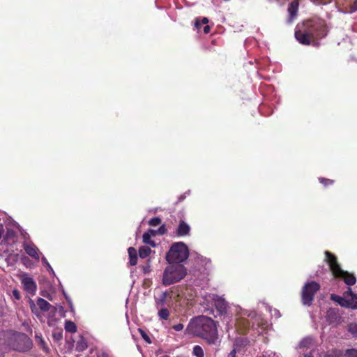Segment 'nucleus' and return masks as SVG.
<instances>
[{"mask_svg":"<svg viewBox=\"0 0 357 357\" xmlns=\"http://www.w3.org/2000/svg\"><path fill=\"white\" fill-rule=\"evenodd\" d=\"M328 31L325 20L314 15L296 25L294 36L299 43L310 45H314L318 40L325 38Z\"/></svg>","mask_w":357,"mask_h":357,"instance_id":"obj_1","label":"nucleus"},{"mask_svg":"<svg viewBox=\"0 0 357 357\" xmlns=\"http://www.w3.org/2000/svg\"><path fill=\"white\" fill-rule=\"evenodd\" d=\"M186 331L205 339L209 344H215L218 339L217 329L213 320L205 316H199L190 320Z\"/></svg>","mask_w":357,"mask_h":357,"instance_id":"obj_2","label":"nucleus"},{"mask_svg":"<svg viewBox=\"0 0 357 357\" xmlns=\"http://www.w3.org/2000/svg\"><path fill=\"white\" fill-rule=\"evenodd\" d=\"M0 335V357L8 349L25 351L31 347V340L24 333L5 332Z\"/></svg>","mask_w":357,"mask_h":357,"instance_id":"obj_3","label":"nucleus"},{"mask_svg":"<svg viewBox=\"0 0 357 357\" xmlns=\"http://www.w3.org/2000/svg\"><path fill=\"white\" fill-rule=\"evenodd\" d=\"M186 268L182 264H169L162 274V283L169 286L181 280L186 275Z\"/></svg>","mask_w":357,"mask_h":357,"instance_id":"obj_4","label":"nucleus"},{"mask_svg":"<svg viewBox=\"0 0 357 357\" xmlns=\"http://www.w3.org/2000/svg\"><path fill=\"white\" fill-rule=\"evenodd\" d=\"M326 261L328 264L331 271L335 277L342 278L348 285H354L356 279L353 274L343 271L337 263L336 257L328 251L325 252Z\"/></svg>","mask_w":357,"mask_h":357,"instance_id":"obj_5","label":"nucleus"},{"mask_svg":"<svg viewBox=\"0 0 357 357\" xmlns=\"http://www.w3.org/2000/svg\"><path fill=\"white\" fill-rule=\"evenodd\" d=\"M189 256L187 245L183 242L174 243L167 253L166 259L169 264H181Z\"/></svg>","mask_w":357,"mask_h":357,"instance_id":"obj_6","label":"nucleus"},{"mask_svg":"<svg viewBox=\"0 0 357 357\" xmlns=\"http://www.w3.org/2000/svg\"><path fill=\"white\" fill-rule=\"evenodd\" d=\"M155 301L156 307H171L173 303L180 306L183 305L180 294L172 289L162 292Z\"/></svg>","mask_w":357,"mask_h":357,"instance_id":"obj_7","label":"nucleus"},{"mask_svg":"<svg viewBox=\"0 0 357 357\" xmlns=\"http://www.w3.org/2000/svg\"><path fill=\"white\" fill-rule=\"evenodd\" d=\"M320 289V285L312 281L305 284L302 289V302L305 305H310L314 299V294Z\"/></svg>","mask_w":357,"mask_h":357,"instance_id":"obj_8","label":"nucleus"},{"mask_svg":"<svg viewBox=\"0 0 357 357\" xmlns=\"http://www.w3.org/2000/svg\"><path fill=\"white\" fill-rule=\"evenodd\" d=\"M326 318L331 324H338L341 322L342 319L339 310L337 308L329 309L326 312Z\"/></svg>","mask_w":357,"mask_h":357,"instance_id":"obj_9","label":"nucleus"},{"mask_svg":"<svg viewBox=\"0 0 357 357\" xmlns=\"http://www.w3.org/2000/svg\"><path fill=\"white\" fill-rule=\"evenodd\" d=\"M22 283L24 286V290L30 294H35L37 289V285L33 280L30 277H24L22 278Z\"/></svg>","mask_w":357,"mask_h":357,"instance_id":"obj_10","label":"nucleus"},{"mask_svg":"<svg viewBox=\"0 0 357 357\" xmlns=\"http://www.w3.org/2000/svg\"><path fill=\"white\" fill-rule=\"evenodd\" d=\"M298 10V2L297 1H291L288 6L289 17L287 18V23L291 24L297 16Z\"/></svg>","mask_w":357,"mask_h":357,"instance_id":"obj_11","label":"nucleus"},{"mask_svg":"<svg viewBox=\"0 0 357 357\" xmlns=\"http://www.w3.org/2000/svg\"><path fill=\"white\" fill-rule=\"evenodd\" d=\"M214 301V305L216 309L221 313H225L227 308V303L224 298L218 296H215L213 298Z\"/></svg>","mask_w":357,"mask_h":357,"instance_id":"obj_12","label":"nucleus"},{"mask_svg":"<svg viewBox=\"0 0 357 357\" xmlns=\"http://www.w3.org/2000/svg\"><path fill=\"white\" fill-rule=\"evenodd\" d=\"M23 247L27 255L36 259H39L38 250L35 245L33 243H24Z\"/></svg>","mask_w":357,"mask_h":357,"instance_id":"obj_13","label":"nucleus"},{"mask_svg":"<svg viewBox=\"0 0 357 357\" xmlns=\"http://www.w3.org/2000/svg\"><path fill=\"white\" fill-rule=\"evenodd\" d=\"M190 231V227L185 221L181 220L176 229V234L179 236H188Z\"/></svg>","mask_w":357,"mask_h":357,"instance_id":"obj_14","label":"nucleus"},{"mask_svg":"<svg viewBox=\"0 0 357 357\" xmlns=\"http://www.w3.org/2000/svg\"><path fill=\"white\" fill-rule=\"evenodd\" d=\"M315 345V341L312 337H306L301 341L299 348L307 350L314 348Z\"/></svg>","mask_w":357,"mask_h":357,"instance_id":"obj_15","label":"nucleus"},{"mask_svg":"<svg viewBox=\"0 0 357 357\" xmlns=\"http://www.w3.org/2000/svg\"><path fill=\"white\" fill-rule=\"evenodd\" d=\"M349 296L350 298H348V305L351 306L352 308H357V295L351 291V288H349L348 291L344 293L345 297H348Z\"/></svg>","mask_w":357,"mask_h":357,"instance_id":"obj_16","label":"nucleus"},{"mask_svg":"<svg viewBox=\"0 0 357 357\" xmlns=\"http://www.w3.org/2000/svg\"><path fill=\"white\" fill-rule=\"evenodd\" d=\"M156 234V231L153 229H149L147 232H145L143 234V242L146 244H149L152 247H155V243L151 241V236H155Z\"/></svg>","mask_w":357,"mask_h":357,"instance_id":"obj_17","label":"nucleus"},{"mask_svg":"<svg viewBox=\"0 0 357 357\" xmlns=\"http://www.w3.org/2000/svg\"><path fill=\"white\" fill-rule=\"evenodd\" d=\"M37 305L42 311L44 312L48 311L51 307V305L47 301L42 298H39L37 300Z\"/></svg>","mask_w":357,"mask_h":357,"instance_id":"obj_18","label":"nucleus"},{"mask_svg":"<svg viewBox=\"0 0 357 357\" xmlns=\"http://www.w3.org/2000/svg\"><path fill=\"white\" fill-rule=\"evenodd\" d=\"M249 340L246 337H240L236 339L234 342V348L245 347L249 344Z\"/></svg>","mask_w":357,"mask_h":357,"instance_id":"obj_19","label":"nucleus"},{"mask_svg":"<svg viewBox=\"0 0 357 357\" xmlns=\"http://www.w3.org/2000/svg\"><path fill=\"white\" fill-rule=\"evenodd\" d=\"M158 309V315L160 319L167 320L169 317V311L167 307H157Z\"/></svg>","mask_w":357,"mask_h":357,"instance_id":"obj_20","label":"nucleus"},{"mask_svg":"<svg viewBox=\"0 0 357 357\" xmlns=\"http://www.w3.org/2000/svg\"><path fill=\"white\" fill-rule=\"evenodd\" d=\"M331 299L335 302L338 303L341 306H348V299L344 300L340 296L331 294Z\"/></svg>","mask_w":357,"mask_h":357,"instance_id":"obj_21","label":"nucleus"},{"mask_svg":"<svg viewBox=\"0 0 357 357\" xmlns=\"http://www.w3.org/2000/svg\"><path fill=\"white\" fill-rule=\"evenodd\" d=\"M151 252V250L150 248L142 246L139 250V255L141 258H146L150 255Z\"/></svg>","mask_w":357,"mask_h":357,"instance_id":"obj_22","label":"nucleus"},{"mask_svg":"<svg viewBox=\"0 0 357 357\" xmlns=\"http://www.w3.org/2000/svg\"><path fill=\"white\" fill-rule=\"evenodd\" d=\"M65 329L68 332L75 333L77 331V326L74 322L71 321H67L65 324Z\"/></svg>","mask_w":357,"mask_h":357,"instance_id":"obj_23","label":"nucleus"},{"mask_svg":"<svg viewBox=\"0 0 357 357\" xmlns=\"http://www.w3.org/2000/svg\"><path fill=\"white\" fill-rule=\"evenodd\" d=\"M192 353L197 357H204V356L202 348L199 345L194 347Z\"/></svg>","mask_w":357,"mask_h":357,"instance_id":"obj_24","label":"nucleus"},{"mask_svg":"<svg viewBox=\"0 0 357 357\" xmlns=\"http://www.w3.org/2000/svg\"><path fill=\"white\" fill-rule=\"evenodd\" d=\"M343 354L340 350L335 349L326 355V357H342Z\"/></svg>","mask_w":357,"mask_h":357,"instance_id":"obj_25","label":"nucleus"},{"mask_svg":"<svg viewBox=\"0 0 357 357\" xmlns=\"http://www.w3.org/2000/svg\"><path fill=\"white\" fill-rule=\"evenodd\" d=\"M344 357H357V349H350L345 351Z\"/></svg>","mask_w":357,"mask_h":357,"instance_id":"obj_26","label":"nucleus"},{"mask_svg":"<svg viewBox=\"0 0 357 357\" xmlns=\"http://www.w3.org/2000/svg\"><path fill=\"white\" fill-rule=\"evenodd\" d=\"M87 347V344L85 341L82 338L77 344V349L79 351H83Z\"/></svg>","mask_w":357,"mask_h":357,"instance_id":"obj_27","label":"nucleus"},{"mask_svg":"<svg viewBox=\"0 0 357 357\" xmlns=\"http://www.w3.org/2000/svg\"><path fill=\"white\" fill-rule=\"evenodd\" d=\"M319 181L321 183H322L324 186H327V185H332L334 183V181L333 180H331V179H328V178H322V177H320L319 178Z\"/></svg>","mask_w":357,"mask_h":357,"instance_id":"obj_28","label":"nucleus"},{"mask_svg":"<svg viewBox=\"0 0 357 357\" xmlns=\"http://www.w3.org/2000/svg\"><path fill=\"white\" fill-rule=\"evenodd\" d=\"M160 223H161V220H160V218H158V217H155V218H151V219L149 220V224L151 226H153V227L158 226V225H159Z\"/></svg>","mask_w":357,"mask_h":357,"instance_id":"obj_29","label":"nucleus"},{"mask_svg":"<svg viewBox=\"0 0 357 357\" xmlns=\"http://www.w3.org/2000/svg\"><path fill=\"white\" fill-rule=\"evenodd\" d=\"M349 331L354 335V336L357 337V324H351L349 326Z\"/></svg>","mask_w":357,"mask_h":357,"instance_id":"obj_30","label":"nucleus"},{"mask_svg":"<svg viewBox=\"0 0 357 357\" xmlns=\"http://www.w3.org/2000/svg\"><path fill=\"white\" fill-rule=\"evenodd\" d=\"M261 357H280V356L272 351H265Z\"/></svg>","mask_w":357,"mask_h":357,"instance_id":"obj_31","label":"nucleus"},{"mask_svg":"<svg viewBox=\"0 0 357 357\" xmlns=\"http://www.w3.org/2000/svg\"><path fill=\"white\" fill-rule=\"evenodd\" d=\"M357 11V0H355L349 8L350 13H354Z\"/></svg>","mask_w":357,"mask_h":357,"instance_id":"obj_32","label":"nucleus"},{"mask_svg":"<svg viewBox=\"0 0 357 357\" xmlns=\"http://www.w3.org/2000/svg\"><path fill=\"white\" fill-rule=\"evenodd\" d=\"M128 252L129 254V257H131L133 256H137V251L134 248H132V247L129 248L128 250Z\"/></svg>","mask_w":357,"mask_h":357,"instance_id":"obj_33","label":"nucleus"},{"mask_svg":"<svg viewBox=\"0 0 357 357\" xmlns=\"http://www.w3.org/2000/svg\"><path fill=\"white\" fill-rule=\"evenodd\" d=\"M184 326L182 324H178L173 326V328L176 331H181L183 329Z\"/></svg>","mask_w":357,"mask_h":357,"instance_id":"obj_34","label":"nucleus"},{"mask_svg":"<svg viewBox=\"0 0 357 357\" xmlns=\"http://www.w3.org/2000/svg\"><path fill=\"white\" fill-rule=\"evenodd\" d=\"M137 256H133L130 257V264L131 266H135L137 264Z\"/></svg>","mask_w":357,"mask_h":357,"instance_id":"obj_35","label":"nucleus"},{"mask_svg":"<svg viewBox=\"0 0 357 357\" xmlns=\"http://www.w3.org/2000/svg\"><path fill=\"white\" fill-rule=\"evenodd\" d=\"M141 331V334H142V337L144 338V340L147 342L148 343H150L151 342V340L149 337L148 335H146L144 331H142V330H140Z\"/></svg>","mask_w":357,"mask_h":357,"instance_id":"obj_36","label":"nucleus"},{"mask_svg":"<svg viewBox=\"0 0 357 357\" xmlns=\"http://www.w3.org/2000/svg\"><path fill=\"white\" fill-rule=\"evenodd\" d=\"M202 24L199 18H196L195 22V28L197 29H199L201 28Z\"/></svg>","mask_w":357,"mask_h":357,"instance_id":"obj_37","label":"nucleus"},{"mask_svg":"<svg viewBox=\"0 0 357 357\" xmlns=\"http://www.w3.org/2000/svg\"><path fill=\"white\" fill-rule=\"evenodd\" d=\"M96 357H109V356L107 353L101 351L97 354Z\"/></svg>","mask_w":357,"mask_h":357,"instance_id":"obj_38","label":"nucleus"},{"mask_svg":"<svg viewBox=\"0 0 357 357\" xmlns=\"http://www.w3.org/2000/svg\"><path fill=\"white\" fill-rule=\"evenodd\" d=\"M13 294L16 299L19 300L20 298V295L17 290H16V289L13 290Z\"/></svg>","mask_w":357,"mask_h":357,"instance_id":"obj_39","label":"nucleus"},{"mask_svg":"<svg viewBox=\"0 0 357 357\" xmlns=\"http://www.w3.org/2000/svg\"><path fill=\"white\" fill-rule=\"evenodd\" d=\"M142 269H143V272L144 273H148L151 271L150 266H149V265L146 266H143Z\"/></svg>","mask_w":357,"mask_h":357,"instance_id":"obj_40","label":"nucleus"},{"mask_svg":"<svg viewBox=\"0 0 357 357\" xmlns=\"http://www.w3.org/2000/svg\"><path fill=\"white\" fill-rule=\"evenodd\" d=\"M36 339L38 340V342L43 346L45 344L44 340L42 339L40 336L36 335Z\"/></svg>","mask_w":357,"mask_h":357,"instance_id":"obj_41","label":"nucleus"},{"mask_svg":"<svg viewBox=\"0 0 357 357\" xmlns=\"http://www.w3.org/2000/svg\"><path fill=\"white\" fill-rule=\"evenodd\" d=\"M236 349L234 348L232 349V351L230 352V354H229V357H236Z\"/></svg>","mask_w":357,"mask_h":357,"instance_id":"obj_42","label":"nucleus"},{"mask_svg":"<svg viewBox=\"0 0 357 357\" xmlns=\"http://www.w3.org/2000/svg\"><path fill=\"white\" fill-rule=\"evenodd\" d=\"M211 31V27L209 25H206L204 27V33H208Z\"/></svg>","mask_w":357,"mask_h":357,"instance_id":"obj_43","label":"nucleus"},{"mask_svg":"<svg viewBox=\"0 0 357 357\" xmlns=\"http://www.w3.org/2000/svg\"><path fill=\"white\" fill-rule=\"evenodd\" d=\"M31 310H32L33 312H35V313L36 312L37 308H36L35 304L33 302H31Z\"/></svg>","mask_w":357,"mask_h":357,"instance_id":"obj_44","label":"nucleus"},{"mask_svg":"<svg viewBox=\"0 0 357 357\" xmlns=\"http://www.w3.org/2000/svg\"><path fill=\"white\" fill-rule=\"evenodd\" d=\"M200 21L203 24H206L208 22V20L207 17H203Z\"/></svg>","mask_w":357,"mask_h":357,"instance_id":"obj_45","label":"nucleus"},{"mask_svg":"<svg viewBox=\"0 0 357 357\" xmlns=\"http://www.w3.org/2000/svg\"><path fill=\"white\" fill-rule=\"evenodd\" d=\"M304 357H313L312 352H310L309 354H304Z\"/></svg>","mask_w":357,"mask_h":357,"instance_id":"obj_46","label":"nucleus"},{"mask_svg":"<svg viewBox=\"0 0 357 357\" xmlns=\"http://www.w3.org/2000/svg\"><path fill=\"white\" fill-rule=\"evenodd\" d=\"M42 261L45 264H47L50 266L49 264L47 261V259L45 257L42 259Z\"/></svg>","mask_w":357,"mask_h":357,"instance_id":"obj_47","label":"nucleus"},{"mask_svg":"<svg viewBox=\"0 0 357 357\" xmlns=\"http://www.w3.org/2000/svg\"><path fill=\"white\" fill-rule=\"evenodd\" d=\"M159 231H160L161 233H163V231H164L163 227H160Z\"/></svg>","mask_w":357,"mask_h":357,"instance_id":"obj_48","label":"nucleus"},{"mask_svg":"<svg viewBox=\"0 0 357 357\" xmlns=\"http://www.w3.org/2000/svg\"><path fill=\"white\" fill-rule=\"evenodd\" d=\"M159 231H160L161 233H163V231H164L163 227H160Z\"/></svg>","mask_w":357,"mask_h":357,"instance_id":"obj_49","label":"nucleus"},{"mask_svg":"<svg viewBox=\"0 0 357 357\" xmlns=\"http://www.w3.org/2000/svg\"><path fill=\"white\" fill-rule=\"evenodd\" d=\"M1 236H2V231L0 230V239L1 238Z\"/></svg>","mask_w":357,"mask_h":357,"instance_id":"obj_50","label":"nucleus"}]
</instances>
